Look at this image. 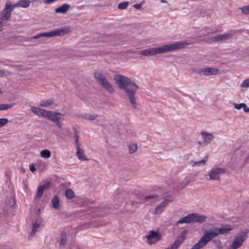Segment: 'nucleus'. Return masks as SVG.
Wrapping results in <instances>:
<instances>
[{"instance_id": "nucleus-1", "label": "nucleus", "mask_w": 249, "mask_h": 249, "mask_svg": "<svg viewBox=\"0 0 249 249\" xmlns=\"http://www.w3.org/2000/svg\"><path fill=\"white\" fill-rule=\"evenodd\" d=\"M114 80L119 89L124 90L133 108L136 109L137 104L135 94L139 89L138 86L134 81L122 74L115 75Z\"/></svg>"}, {"instance_id": "nucleus-2", "label": "nucleus", "mask_w": 249, "mask_h": 249, "mask_svg": "<svg viewBox=\"0 0 249 249\" xmlns=\"http://www.w3.org/2000/svg\"><path fill=\"white\" fill-rule=\"evenodd\" d=\"M188 44L186 42H177L174 44H167L160 47L151 48L140 52V54L144 56H150L157 53H163L167 52L180 49L187 46Z\"/></svg>"}, {"instance_id": "nucleus-3", "label": "nucleus", "mask_w": 249, "mask_h": 249, "mask_svg": "<svg viewBox=\"0 0 249 249\" xmlns=\"http://www.w3.org/2000/svg\"><path fill=\"white\" fill-rule=\"evenodd\" d=\"M216 236L217 233H216L215 228H213L206 231L201 238L193 246L191 249H200L204 247L209 241Z\"/></svg>"}, {"instance_id": "nucleus-4", "label": "nucleus", "mask_w": 249, "mask_h": 249, "mask_svg": "<svg viewBox=\"0 0 249 249\" xmlns=\"http://www.w3.org/2000/svg\"><path fill=\"white\" fill-rule=\"evenodd\" d=\"M71 32L69 27H62L53 30L49 32L38 34L36 36L30 38L29 40L32 39H37L41 37H53L55 36H63L70 33Z\"/></svg>"}, {"instance_id": "nucleus-5", "label": "nucleus", "mask_w": 249, "mask_h": 249, "mask_svg": "<svg viewBox=\"0 0 249 249\" xmlns=\"http://www.w3.org/2000/svg\"><path fill=\"white\" fill-rule=\"evenodd\" d=\"M249 232V231L247 230L237 234L228 249H237L242 246L243 242L247 239Z\"/></svg>"}, {"instance_id": "nucleus-6", "label": "nucleus", "mask_w": 249, "mask_h": 249, "mask_svg": "<svg viewBox=\"0 0 249 249\" xmlns=\"http://www.w3.org/2000/svg\"><path fill=\"white\" fill-rule=\"evenodd\" d=\"M15 8L13 4L10 2H7L5 8L0 13V19L3 20H8L11 17V12Z\"/></svg>"}, {"instance_id": "nucleus-7", "label": "nucleus", "mask_w": 249, "mask_h": 249, "mask_svg": "<svg viewBox=\"0 0 249 249\" xmlns=\"http://www.w3.org/2000/svg\"><path fill=\"white\" fill-rule=\"evenodd\" d=\"M188 232V231L187 230H184V231H183L180 233V234L177 237V239L174 241V242L172 244V245L170 247L167 248L165 249H178L186 239Z\"/></svg>"}, {"instance_id": "nucleus-8", "label": "nucleus", "mask_w": 249, "mask_h": 249, "mask_svg": "<svg viewBox=\"0 0 249 249\" xmlns=\"http://www.w3.org/2000/svg\"><path fill=\"white\" fill-rule=\"evenodd\" d=\"M161 234L158 231H151L149 234L146 236L147 242L149 245L154 244L161 239Z\"/></svg>"}, {"instance_id": "nucleus-9", "label": "nucleus", "mask_w": 249, "mask_h": 249, "mask_svg": "<svg viewBox=\"0 0 249 249\" xmlns=\"http://www.w3.org/2000/svg\"><path fill=\"white\" fill-rule=\"evenodd\" d=\"M225 173V170L222 168H216L212 169L209 173V179L219 180L220 176L223 175Z\"/></svg>"}, {"instance_id": "nucleus-10", "label": "nucleus", "mask_w": 249, "mask_h": 249, "mask_svg": "<svg viewBox=\"0 0 249 249\" xmlns=\"http://www.w3.org/2000/svg\"><path fill=\"white\" fill-rule=\"evenodd\" d=\"M237 33L236 31H234L233 33H229L226 34H220L218 35L215 36L211 37L209 40L212 42L219 41L221 40H225L230 38H232L234 34Z\"/></svg>"}, {"instance_id": "nucleus-11", "label": "nucleus", "mask_w": 249, "mask_h": 249, "mask_svg": "<svg viewBox=\"0 0 249 249\" xmlns=\"http://www.w3.org/2000/svg\"><path fill=\"white\" fill-rule=\"evenodd\" d=\"M196 72L197 73L199 74L202 73L205 76H208L217 74L218 72V70L211 68H198L196 69Z\"/></svg>"}, {"instance_id": "nucleus-12", "label": "nucleus", "mask_w": 249, "mask_h": 249, "mask_svg": "<svg viewBox=\"0 0 249 249\" xmlns=\"http://www.w3.org/2000/svg\"><path fill=\"white\" fill-rule=\"evenodd\" d=\"M62 114L59 112L52 111H47L45 118L50 120L55 123L60 120V116Z\"/></svg>"}, {"instance_id": "nucleus-13", "label": "nucleus", "mask_w": 249, "mask_h": 249, "mask_svg": "<svg viewBox=\"0 0 249 249\" xmlns=\"http://www.w3.org/2000/svg\"><path fill=\"white\" fill-rule=\"evenodd\" d=\"M99 84L106 90L112 94L114 92V90L111 85L108 82L106 77L104 76L100 81L98 82Z\"/></svg>"}, {"instance_id": "nucleus-14", "label": "nucleus", "mask_w": 249, "mask_h": 249, "mask_svg": "<svg viewBox=\"0 0 249 249\" xmlns=\"http://www.w3.org/2000/svg\"><path fill=\"white\" fill-rule=\"evenodd\" d=\"M174 201V199L171 198V199H169L168 198H166L165 200L160 203L155 209L154 213L156 214H158L162 213L165 208V207L168 205V202H172Z\"/></svg>"}, {"instance_id": "nucleus-15", "label": "nucleus", "mask_w": 249, "mask_h": 249, "mask_svg": "<svg viewBox=\"0 0 249 249\" xmlns=\"http://www.w3.org/2000/svg\"><path fill=\"white\" fill-rule=\"evenodd\" d=\"M192 223H202L206 221L207 217L204 215H201L198 213H190Z\"/></svg>"}, {"instance_id": "nucleus-16", "label": "nucleus", "mask_w": 249, "mask_h": 249, "mask_svg": "<svg viewBox=\"0 0 249 249\" xmlns=\"http://www.w3.org/2000/svg\"><path fill=\"white\" fill-rule=\"evenodd\" d=\"M50 185L51 182L47 181L43 185L39 186L37 189L36 197L38 198H41L43 194L44 191L48 189Z\"/></svg>"}, {"instance_id": "nucleus-17", "label": "nucleus", "mask_w": 249, "mask_h": 249, "mask_svg": "<svg viewBox=\"0 0 249 249\" xmlns=\"http://www.w3.org/2000/svg\"><path fill=\"white\" fill-rule=\"evenodd\" d=\"M32 112L35 115L39 117H43L45 118L47 110L37 107H33L31 108Z\"/></svg>"}, {"instance_id": "nucleus-18", "label": "nucleus", "mask_w": 249, "mask_h": 249, "mask_svg": "<svg viewBox=\"0 0 249 249\" xmlns=\"http://www.w3.org/2000/svg\"><path fill=\"white\" fill-rule=\"evenodd\" d=\"M42 221H43V219H42L41 217H40L39 216L37 217L36 218L35 222L33 224V227L32 228V230L30 233L31 235H34L35 234L36 232L37 231L36 229L40 226Z\"/></svg>"}, {"instance_id": "nucleus-19", "label": "nucleus", "mask_w": 249, "mask_h": 249, "mask_svg": "<svg viewBox=\"0 0 249 249\" xmlns=\"http://www.w3.org/2000/svg\"><path fill=\"white\" fill-rule=\"evenodd\" d=\"M76 154L78 159L80 160H88L89 159L85 155L83 149L80 147L76 148Z\"/></svg>"}, {"instance_id": "nucleus-20", "label": "nucleus", "mask_w": 249, "mask_h": 249, "mask_svg": "<svg viewBox=\"0 0 249 249\" xmlns=\"http://www.w3.org/2000/svg\"><path fill=\"white\" fill-rule=\"evenodd\" d=\"M192 222L191 214H189L187 216L182 217L179 221H178L176 224V226L178 227L179 224L187 223L190 224Z\"/></svg>"}, {"instance_id": "nucleus-21", "label": "nucleus", "mask_w": 249, "mask_h": 249, "mask_svg": "<svg viewBox=\"0 0 249 249\" xmlns=\"http://www.w3.org/2000/svg\"><path fill=\"white\" fill-rule=\"evenodd\" d=\"M70 8V5L69 4L65 3L56 8L55 12L56 13H65Z\"/></svg>"}, {"instance_id": "nucleus-22", "label": "nucleus", "mask_w": 249, "mask_h": 249, "mask_svg": "<svg viewBox=\"0 0 249 249\" xmlns=\"http://www.w3.org/2000/svg\"><path fill=\"white\" fill-rule=\"evenodd\" d=\"M201 134L203 137L204 141L206 142H210L214 138V136L212 134L205 131H201Z\"/></svg>"}, {"instance_id": "nucleus-23", "label": "nucleus", "mask_w": 249, "mask_h": 249, "mask_svg": "<svg viewBox=\"0 0 249 249\" xmlns=\"http://www.w3.org/2000/svg\"><path fill=\"white\" fill-rule=\"evenodd\" d=\"M54 99L42 100L40 102V106L42 107H47L52 105L54 102Z\"/></svg>"}, {"instance_id": "nucleus-24", "label": "nucleus", "mask_w": 249, "mask_h": 249, "mask_svg": "<svg viewBox=\"0 0 249 249\" xmlns=\"http://www.w3.org/2000/svg\"><path fill=\"white\" fill-rule=\"evenodd\" d=\"M30 1H18L17 3L13 4L14 7H21L22 8L28 7L30 5Z\"/></svg>"}, {"instance_id": "nucleus-25", "label": "nucleus", "mask_w": 249, "mask_h": 249, "mask_svg": "<svg viewBox=\"0 0 249 249\" xmlns=\"http://www.w3.org/2000/svg\"><path fill=\"white\" fill-rule=\"evenodd\" d=\"M65 195L66 197L69 199H72L75 196V195L71 189H66Z\"/></svg>"}, {"instance_id": "nucleus-26", "label": "nucleus", "mask_w": 249, "mask_h": 249, "mask_svg": "<svg viewBox=\"0 0 249 249\" xmlns=\"http://www.w3.org/2000/svg\"><path fill=\"white\" fill-rule=\"evenodd\" d=\"M61 240L59 243V248H61L62 245H65L67 243V235L66 233L63 231L61 233Z\"/></svg>"}, {"instance_id": "nucleus-27", "label": "nucleus", "mask_w": 249, "mask_h": 249, "mask_svg": "<svg viewBox=\"0 0 249 249\" xmlns=\"http://www.w3.org/2000/svg\"><path fill=\"white\" fill-rule=\"evenodd\" d=\"M73 129L74 132L75 133L73 136V138L74 139V142H75V144L76 145V148L80 147L81 143L79 142V136L78 134V131L75 128H73Z\"/></svg>"}, {"instance_id": "nucleus-28", "label": "nucleus", "mask_w": 249, "mask_h": 249, "mask_svg": "<svg viewBox=\"0 0 249 249\" xmlns=\"http://www.w3.org/2000/svg\"><path fill=\"white\" fill-rule=\"evenodd\" d=\"M59 202H60V200H59L58 196H56V195L54 196H53V198L52 201V203L53 207L54 209L58 208L59 206Z\"/></svg>"}, {"instance_id": "nucleus-29", "label": "nucleus", "mask_w": 249, "mask_h": 249, "mask_svg": "<svg viewBox=\"0 0 249 249\" xmlns=\"http://www.w3.org/2000/svg\"><path fill=\"white\" fill-rule=\"evenodd\" d=\"M15 105V103L0 104V110H6L13 107Z\"/></svg>"}, {"instance_id": "nucleus-30", "label": "nucleus", "mask_w": 249, "mask_h": 249, "mask_svg": "<svg viewBox=\"0 0 249 249\" xmlns=\"http://www.w3.org/2000/svg\"><path fill=\"white\" fill-rule=\"evenodd\" d=\"M242 107H244V110L245 112H249V107H248L245 104H235L234 105V107L237 109H240Z\"/></svg>"}, {"instance_id": "nucleus-31", "label": "nucleus", "mask_w": 249, "mask_h": 249, "mask_svg": "<svg viewBox=\"0 0 249 249\" xmlns=\"http://www.w3.org/2000/svg\"><path fill=\"white\" fill-rule=\"evenodd\" d=\"M41 157L44 158H49L51 157V152L47 149L43 150L40 152Z\"/></svg>"}, {"instance_id": "nucleus-32", "label": "nucleus", "mask_w": 249, "mask_h": 249, "mask_svg": "<svg viewBox=\"0 0 249 249\" xmlns=\"http://www.w3.org/2000/svg\"><path fill=\"white\" fill-rule=\"evenodd\" d=\"M104 76H105L103 74V73L100 71H96L94 73V77L98 82Z\"/></svg>"}, {"instance_id": "nucleus-33", "label": "nucleus", "mask_w": 249, "mask_h": 249, "mask_svg": "<svg viewBox=\"0 0 249 249\" xmlns=\"http://www.w3.org/2000/svg\"><path fill=\"white\" fill-rule=\"evenodd\" d=\"M129 152L130 154L134 153L137 150V144H133L128 146Z\"/></svg>"}, {"instance_id": "nucleus-34", "label": "nucleus", "mask_w": 249, "mask_h": 249, "mask_svg": "<svg viewBox=\"0 0 249 249\" xmlns=\"http://www.w3.org/2000/svg\"><path fill=\"white\" fill-rule=\"evenodd\" d=\"M128 4V2L126 1H124V2H121L118 4V9L121 10H124L127 8Z\"/></svg>"}, {"instance_id": "nucleus-35", "label": "nucleus", "mask_w": 249, "mask_h": 249, "mask_svg": "<svg viewBox=\"0 0 249 249\" xmlns=\"http://www.w3.org/2000/svg\"><path fill=\"white\" fill-rule=\"evenodd\" d=\"M223 234L229 233L231 231L233 230L232 228L226 227L225 226H222L221 227Z\"/></svg>"}, {"instance_id": "nucleus-36", "label": "nucleus", "mask_w": 249, "mask_h": 249, "mask_svg": "<svg viewBox=\"0 0 249 249\" xmlns=\"http://www.w3.org/2000/svg\"><path fill=\"white\" fill-rule=\"evenodd\" d=\"M241 11L244 14L249 15V5L243 7L241 8Z\"/></svg>"}, {"instance_id": "nucleus-37", "label": "nucleus", "mask_w": 249, "mask_h": 249, "mask_svg": "<svg viewBox=\"0 0 249 249\" xmlns=\"http://www.w3.org/2000/svg\"><path fill=\"white\" fill-rule=\"evenodd\" d=\"M8 122V120L6 118L0 119V127H3Z\"/></svg>"}, {"instance_id": "nucleus-38", "label": "nucleus", "mask_w": 249, "mask_h": 249, "mask_svg": "<svg viewBox=\"0 0 249 249\" xmlns=\"http://www.w3.org/2000/svg\"><path fill=\"white\" fill-rule=\"evenodd\" d=\"M241 87L243 88H248L249 87V78L245 79L241 84Z\"/></svg>"}, {"instance_id": "nucleus-39", "label": "nucleus", "mask_w": 249, "mask_h": 249, "mask_svg": "<svg viewBox=\"0 0 249 249\" xmlns=\"http://www.w3.org/2000/svg\"><path fill=\"white\" fill-rule=\"evenodd\" d=\"M208 156H205L201 160L198 162H196L195 164L198 165H200L201 164H205L208 160Z\"/></svg>"}, {"instance_id": "nucleus-40", "label": "nucleus", "mask_w": 249, "mask_h": 249, "mask_svg": "<svg viewBox=\"0 0 249 249\" xmlns=\"http://www.w3.org/2000/svg\"><path fill=\"white\" fill-rule=\"evenodd\" d=\"M98 117L97 115H91L89 114L88 120L93 121Z\"/></svg>"}, {"instance_id": "nucleus-41", "label": "nucleus", "mask_w": 249, "mask_h": 249, "mask_svg": "<svg viewBox=\"0 0 249 249\" xmlns=\"http://www.w3.org/2000/svg\"><path fill=\"white\" fill-rule=\"evenodd\" d=\"M216 233H217V236L219 234H223L221 228H214Z\"/></svg>"}, {"instance_id": "nucleus-42", "label": "nucleus", "mask_w": 249, "mask_h": 249, "mask_svg": "<svg viewBox=\"0 0 249 249\" xmlns=\"http://www.w3.org/2000/svg\"><path fill=\"white\" fill-rule=\"evenodd\" d=\"M144 1H142V2L139 3V4H135L133 5V7H135L137 9H140L142 5V2H143Z\"/></svg>"}, {"instance_id": "nucleus-43", "label": "nucleus", "mask_w": 249, "mask_h": 249, "mask_svg": "<svg viewBox=\"0 0 249 249\" xmlns=\"http://www.w3.org/2000/svg\"><path fill=\"white\" fill-rule=\"evenodd\" d=\"M157 197H158V196L157 195H151V196H147L145 197L144 199L145 200H148V199H149L155 198H157Z\"/></svg>"}, {"instance_id": "nucleus-44", "label": "nucleus", "mask_w": 249, "mask_h": 249, "mask_svg": "<svg viewBox=\"0 0 249 249\" xmlns=\"http://www.w3.org/2000/svg\"><path fill=\"white\" fill-rule=\"evenodd\" d=\"M30 170L31 172H34L36 170V168L34 164H31L30 166Z\"/></svg>"}, {"instance_id": "nucleus-45", "label": "nucleus", "mask_w": 249, "mask_h": 249, "mask_svg": "<svg viewBox=\"0 0 249 249\" xmlns=\"http://www.w3.org/2000/svg\"><path fill=\"white\" fill-rule=\"evenodd\" d=\"M54 123L56 124V125L59 127V128H61L62 124L59 121H58V122H56Z\"/></svg>"}, {"instance_id": "nucleus-46", "label": "nucleus", "mask_w": 249, "mask_h": 249, "mask_svg": "<svg viewBox=\"0 0 249 249\" xmlns=\"http://www.w3.org/2000/svg\"><path fill=\"white\" fill-rule=\"evenodd\" d=\"M81 117L83 118H84V119H85L86 120H88L89 114H84L82 115L81 116Z\"/></svg>"}, {"instance_id": "nucleus-47", "label": "nucleus", "mask_w": 249, "mask_h": 249, "mask_svg": "<svg viewBox=\"0 0 249 249\" xmlns=\"http://www.w3.org/2000/svg\"><path fill=\"white\" fill-rule=\"evenodd\" d=\"M5 74V71L2 70H0V76L2 77Z\"/></svg>"}, {"instance_id": "nucleus-48", "label": "nucleus", "mask_w": 249, "mask_h": 249, "mask_svg": "<svg viewBox=\"0 0 249 249\" xmlns=\"http://www.w3.org/2000/svg\"><path fill=\"white\" fill-rule=\"evenodd\" d=\"M54 1H44V2L46 4H50L52 2H53Z\"/></svg>"}, {"instance_id": "nucleus-49", "label": "nucleus", "mask_w": 249, "mask_h": 249, "mask_svg": "<svg viewBox=\"0 0 249 249\" xmlns=\"http://www.w3.org/2000/svg\"><path fill=\"white\" fill-rule=\"evenodd\" d=\"M3 26V23L2 21H0V28H1Z\"/></svg>"}, {"instance_id": "nucleus-50", "label": "nucleus", "mask_w": 249, "mask_h": 249, "mask_svg": "<svg viewBox=\"0 0 249 249\" xmlns=\"http://www.w3.org/2000/svg\"><path fill=\"white\" fill-rule=\"evenodd\" d=\"M3 91L0 89V95L2 93Z\"/></svg>"}, {"instance_id": "nucleus-51", "label": "nucleus", "mask_w": 249, "mask_h": 249, "mask_svg": "<svg viewBox=\"0 0 249 249\" xmlns=\"http://www.w3.org/2000/svg\"><path fill=\"white\" fill-rule=\"evenodd\" d=\"M162 2H164V3H167V1L166 0H165V1H161Z\"/></svg>"}, {"instance_id": "nucleus-52", "label": "nucleus", "mask_w": 249, "mask_h": 249, "mask_svg": "<svg viewBox=\"0 0 249 249\" xmlns=\"http://www.w3.org/2000/svg\"><path fill=\"white\" fill-rule=\"evenodd\" d=\"M135 203L134 201H133L132 204H134Z\"/></svg>"}]
</instances>
